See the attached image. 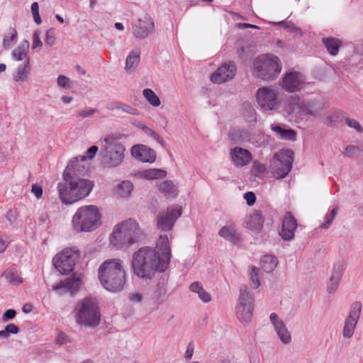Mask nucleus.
I'll use <instances>...</instances> for the list:
<instances>
[{"label":"nucleus","mask_w":363,"mask_h":363,"mask_svg":"<svg viewBox=\"0 0 363 363\" xmlns=\"http://www.w3.org/2000/svg\"><path fill=\"white\" fill-rule=\"evenodd\" d=\"M172 257L171 247L167 235H160L155 247H140L132 255L131 267L133 274L138 278L152 279L156 272H165Z\"/></svg>","instance_id":"f257e3e1"},{"label":"nucleus","mask_w":363,"mask_h":363,"mask_svg":"<svg viewBox=\"0 0 363 363\" xmlns=\"http://www.w3.org/2000/svg\"><path fill=\"white\" fill-rule=\"evenodd\" d=\"M98 274L106 290L115 293L123 289L126 273L121 259L115 258L104 261L99 267Z\"/></svg>","instance_id":"f03ea898"},{"label":"nucleus","mask_w":363,"mask_h":363,"mask_svg":"<svg viewBox=\"0 0 363 363\" xmlns=\"http://www.w3.org/2000/svg\"><path fill=\"white\" fill-rule=\"evenodd\" d=\"M144 237V233L138 223L133 218H128L114 227L109 241L117 249H127L140 242Z\"/></svg>","instance_id":"7ed1b4c3"},{"label":"nucleus","mask_w":363,"mask_h":363,"mask_svg":"<svg viewBox=\"0 0 363 363\" xmlns=\"http://www.w3.org/2000/svg\"><path fill=\"white\" fill-rule=\"evenodd\" d=\"M65 183H59L57 190L60 199L64 204H72L89 194L93 183L80 177L64 178Z\"/></svg>","instance_id":"20e7f679"},{"label":"nucleus","mask_w":363,"mask_h":363,"mask_svg":"<svg viewBox=\"0 0 363 363\" xmlns=\"http://www.w3.org/2000/svg\"><path fill=\"white\" fill-rule=\"evenodd\" d=\"M101 213L94 205L79 208L72 217V224L76 232H92L101 225Z\"/></svg>","instance_id":"39448f33"},{"label":"nucleus","mask_w":363,"mask_h":363,"mask_svg":"<svg viewBox=\"0 0 363 363\" xmlns=\"http://www.w3.org/2000/svg\"><path fill=\"white\" fill-rule=\"evenodd\" d=\"M281 71L280 60L272 54L257 56L252 63V74L264 81H272L277 78Z\"/></svg>","instance_id":"423d86ee"},{"label":"nucleus","mask_w":363,"mask_h":363,"mask_svg":"<svg viewBox=\"0 0 363 363\" xmlns=\"http://www.w3.org/2000/svg\"><path fill=\"white\" fill-rule=\"evenodd\" d=\"M76 323L89 328L98 326L101 320L100 310L96 301L86 297L79 301L75 307Z\"/></svg>","instance_id":"0eeeda50"},{"label":"nucleus","mask_w":363,"mask_h":363,"mask_svg":"<svg viewBox=\"0 0 363 363\" xmlns=\"http://www.w3.org/2000/svg\"><path fill=\"white\" fill-rule=\"evenodd\" d=\"M104 142L101 152L103 165L108 168L119 166L124 159L125 147L112 135L106 136Z\"/></svg>","instance_id":"6e6552de"},{"label":"nucleus","mask_w":363,"mask_h":363,"mask_svg":"<svg viewBox=\"0 0 363 363\" xmlns=\"http://www.w3.org/2000/svg\"><path fill=\"white\" fill-rule=\"evenodd\" d=\"M255 306V298L247 285H242L235 308L236 315L242 323H248L252 317Z\"/></svg>","instance_id":"1a4fd4ad"},{"label":"nucleus","mask_w":363,"mask_h":363,"mask_svg":"<svg viewBox=\"0 0 363 363\" xmlns=\"http://www.w3.org/2000/svg\"><path fill=\"white\" fill-rule=\"evenodd\" d=\"M293 163V152L281 150L270 160L269 169L277 179L285 177L291 171Z\"/></svg>","instance_id":"9d476101"},{"label":"nucleus","mask_w":363,"mask_h":363,"mask_svg":"<svg viewBox=\"0 0 363 363\" xmlns=\"http://www.w3.org/2000/svg\"><path fill=\"white\" fill-rule=\"evenodd\" d=\"M79 255L76 247L65 248L53 257V265L60 273L68 274L73 271Z\"/></svg>","instance_id":"9b49d317"},{"label":"nucleus","mask_w":363,"mask_h":363,"mask_svg":"<svg viewBox=\"0 0 363 363\" xmlns=\"http://www.w3.org/2000/svg\"><path fill=\"white\" fill-rule=\"evenodd\" d=\"M256 96L258 105L264 111L276 110L279 106V91L269 86L259 88Z\"/></svg>","instance_id":"f8f14e48"},{"label":"nucleus","mask_w":363,"mask_h":363,"mask_svg":"<svg viewBox=\"0 0 363 363\" xmlns=\"http://www.w3.org/2000/svg\"><path fill=\"white\" fill-rule=\"evenodd\" d=\"M155 30L153 19L149 15L138 18L133 23V34L140 40H145L151 36Z\"/></svg>","instance_id":"ddd939ff"},{"label":"nucleus","mask_w":363,"mask_h":363,"mask_svg":"<svg viewBox=\"0 0 363 363\" xmlns=\"http://www.w3.org/2000/svg\"><path fill=\"white\" fill-rule=\"evenodd\" d=\"M182 215V208L179 206H169L166 211L160 212L157 215V225L159 230L169 231L178 218Z\"/></svg>","instance_id":"4468645a"},{"label":"nucleus","mask_w":363,"mask_h":363,"mask_svg":"<svg viewBox=\"0 0 363 363\" xmlns=\"http://www.w3.org/2000/svg\"><path fill=\"white\" fill-rule=\"evenodd\" d=\"M305 82L304 76L299 72L289 71L284 74L279 85L288 92H296L302 89Z\"/></svg>","instance_id":"2eb2a0df"},{"label":"nucleus","mask_w":363,"mask_h":363,"mask_svg":"<svg viewBox=\"0 0 363 363\" xmlns=\"http://www.w3.org/2000/svg\"><path fill=\"white\" fill-rule=\"evenodd\" d=\"M237 72V67L234 62H228L220 66L211 76L213 83L222 84L232 80Z\"/></svg>","instance_id":"dca6fc26"},{"label":"nucleus","mask_w":363,"mask_h":363,"mask_svg":"<svg viewBox=\"0 0 363 363\" xmlns=\"http://www.w3.org/2000/svg\"><path fill=\"white\" fill-rule=\"evenodd\" d=\"M362 310V304L360 302H354L352 304L350 314L345 320L343 329V336L350 338L353 335L356 325L359 318Z\"/></svg>","instance_id":"f3484780"},{"label":"nucleus","mask_w":363,"mask_h":363,"mask_svg":"<svg viewBox=\"0 0 363 363\" xmlns=\"http://www.w3.org/2000/svg\"><path fill=\"white\" fill-rule=\"evenodd\" d=\"M85 161L86 157L81 155L72 159L64 171L63 178L79 177L86 171Z\"/></svg>","instance_id":"a211bd4d"},{"label":"nucleus","mask_w":363,"mask_h":363,"mask_svg":"<svg viewBox=\"0 0 363 363\" xmlns=\"http://www.w3.org/2000/svg\"><path fill=\"white\" fill-rule=\"evenodd\" d=\"M133 157L143 162L152 163L156 160V152L154 150L143 145H135L130 150Z\"/></svg>","instance_id":"6ab92c4d"},{"label":"nucleus","mask_w":363,"mask_h":363,"mask_svg":"<svg viewBox=\"0 0 363 363\" xmlns=\"http://www.w3.org/2000/svg\"><path fill=\"white\" fill-rule=\"evenodd\" d=\"M296 228V219L290 212H287L282 220V228L279 235L284 240H291L294 238V231Z\"/></svg>","instance_id":"aec40b11"},{"label":"nucleus","mask_w":363,"mask_h":363,"mask_svg":"<svg viewBox=\"0 0 363 363\" xmlns=\"http://www.w3.org/2000/svg\"><path fill=\"white\" fill-rule=\"evenodd\" d=\"M81 279L79 277L74 276L67 278L64 281L52 286V290L57 291L60 295L70 292L72 294L78 291L81 285Z\"/></svg>","instance_id":"412c9836"},{"label":"nucleus","mask_w":363,"mask_h":363,"mask_svg":"<svg viewBox=\"0 0 363 363\" xmlns=\"http://www.w3.org/2000/svg\"><path fill=\"white\" fill-rule=\"evenodd\" d=\"M230 156L233 162L236 166H244L248 164L252 160L250 152L240 147H235L230 150Z\"/></svg>","instance_id":"4be33fe9"},{"label":"nucleus","mask_w":363,"mask_h":363,"mask_svg":"<svg viewBox=\"0 0 363 363\" xmlns=\"http://www.w3.org/2000/svg\"><path fill=\"white\" fill-rule=\"evenodd\" d=\"M167 279L162 276L153 290L152 299L155 303L160 304L166 300L167 296Z\"/></svg>","instance_id":"5701e85b"},{"label":"nucleus","mask_w":363,"mask_h":363,"mask_svg":"<svg viewBox=\"0 0 363 363\" xmlns=\"http://www.w3.org/2000/svg\"><path fill=\"white\" fill-rule=\"evenodd\" d=\"M344 270L343 265L340 263L335 264L333 267V274L327 284V291L330 294L334 293L337 289L339 281Z\"/></svg>","instance_id":"b1692460"},{"label":"nucleus","mask_w":363,"mask_h":363,"mask_svg":"<svg viewBox=\"0 0 363 363\" xmlns=\"http://www.w3.org/2000/svg\"><path fill=\"white\" fill-rule=\"evenodd\" d=\"M264 219L259 211H255L249 217L247 218L245 221V227L250 230L258 233L263 227Z\"/></svg>","instance_id":"393cba45"},{"label":"nucleus","mask_w":363,"mask_h":363,"mask_svg":"<svg viewBox=\"0 0 363 363\" xmlns=\"http://www.w3.org/2000/svg\"><path fill=\"white\" fill-rule=\"evenodd\" d=\"M30 43L28 40H24L18 46L15 48L11 53L13 60L16 61L27 62L30 60L28 57Z\"/></svg>","instance_id":"a878e982"},{"label":"nucleus","mask_w":363,"mask_h":363,"mask_svg":"<svg viewBox=\"0 0 363 363\" xmlns=\"http://www.w3.org/2000/svg\"><path fill=\"white\" fill-rule=\"evenodd\" d=\"M140 59V50L139 48H135L128 54L125 60V69L127 72H132L135 71L139 65Z\"/></svg>","instance_id":"bb28decb"},{"label":"nucleus","mask_w":363,"mask_h":363,"mask_svg":"<svg viewBox=\"0 0 363 363\" xmlns=\"http://www.w3.org/2000/svg\"><path fill=\"white\" fill-rule=\"evenodd\" d=\"M271 129L279 138L284 140L294 141L296 137V133L290 128H284L280 125L272 124Z\"/></svg>","instance_id":"cd10ccee"},{"label":"nucleus","mask_w":363,"mask_h":363,"mask_svg":"<svg viewBox=\"0 0 363 363\" xmlns=\"http://www.w3.org/2000/svg\"><path fill=\"white\" fill-rule=\"evenodd\" d=\"M30 72V60L24 62L23 65L18 66L13 75V79L16 82H23L27 80Z\"/></svg>","instance_id":"c85d7f7f"},{"label":"nucleus","mask_w":363,"mask_h":363,"mask_svg":"<svg viewBox=\"0 0 363 363\" xmlns=\"http://www.w3.org/2000/svg\"><path fill=\"white\" fill-rule=\"evenodd\" d=\"M322 43L327 49L328 52L335 56L338 54L340 48L342 46V41L335 38H323Z\"/></svg>","instance_id":"c756f323"},{"label":"nucleus","mask_w":363,"mask_h":363,"mask_svg":"<svg viewBox=\"0 0 363 363\" xmlns=\"http://www.w3.org/2000/svg\"><path fill=\"white\" fill-rule=\"evenodd\" d=\"M277 264V258L273 255H264L262 257L260 261L262 269L267 273H270L274 271Z\"/></svg>","instance_id":"7c9ffc66"},{"label":"nucleus","mask_w":363,"mask_h":363,"mask_svg":"<svg viewBox=\"0 0 363 363\" xmlns=\"http://www.w3.org/2000/svg\"><path fill=\"white\" fill-rule=\"evenodd\" d=\"M159 190L168 197H175L178 194L177 188L170 180H166L162 182L159 185Z\"/></svg>","instance_id":"2f4dec72"},{"label":"nucleus","mask_w":363,"mask_h":363,"mask_svg":"<svg viewBox=\"0 0 363 363\" xmlns=\"http://www.w3.org/2000/svg\"><path fill=\"white\" fill-rule=\"evenodd\" d=\"M274 330L283 344L287 345L291 341V336L284 323H279Z\"/></svg>","instance_id":"473e14b6"},{"label":"nucleus","mask_w":363,"mask_h":363,"mask_svg":"<svg viewBox=\"0 0 363 363\" xmlns=\"http://www.w3.org/2000/svg\"><path fill=\"white\" fill-rule=\"evenodd\" d=\"M189 289L191 291L197 294L203 302L208 303L211 301V295L203 289L201 283L195 281L190 285Z\"/></svg>","instance_id":"72a5a7b5"},{"label":"nucleus","mask_w":363,"mask_h":363,"mask_svg":"<svg viewBox=\"0 0 363 363\" xmlns=\"http://www.w3.org/2000/svg\"><path fill=\"white\" fill-rule=\"evenodd\" d=\"M259 269L255 266H250L247 269L250 285L253 289H257L260 286Z\"/></svg>","instance_id":"f704fd0d"},{"label":"nucleus","mask_w":363,"mask_h":363,"mask_svg":"<svg viewBox=\"0 0 363 363\" xmlns=\"http://www.w3.org/2000/svg\"><path fill=\"white\" fill-rule=\"evenodd\" d=\"M133 189V185L130 182L123 181L117 186L116 191L119 196L127 198L131 194Z\"/></svg>","instance_id":"c9c22d12"},{"label":"nucleus","mask_w":363,"mask_h":363,"mask_svg":"<svg viewBox=\"0 0 363 363\" xmlns=\"http://www.w3.org/2000/svg\"><path fill=\"white\" fill-rule=\"evenodd\" d=\"M141 174L147 179H156L165 177L167 172L160 169H149L143 171Z\"/></svg>","instance_id":"e433bc0d"},{"label":"nucleus","mask_w":363,"mask_h":363,"mask_svg":"<svg viewBox=\"0 0 363 363\" xmlns=\"http://www.w3.org/2000/svg\"><path fill=\"white\" fill-rule=\"evenodd\" d=\"M109 109H116V110H121V111L133 115L137 116L139 113V111L138 109L121 102H116L111 105V106L108 107Z\"/></svg>","instance_id":"4c0bfd02"},{"label":"nucleus","mask_w":363,"mask_h":363,"mask_svg":"<svg viewBox=\"0 0 363 363\" xmlns=\"http://www.w3.org/2000/svg\"><path fill=\"white\" fill-rule=\"evenodd\" d=\"M242 115L248 122L256 121V112L253 106L250 103H244L242 105Z\"/></svg>","instance_id":"58836bf2"},{"label":"nucleus","mask_w":363,"mask_h":363,"mask_svg":"<svg viewBox=\"0 0 363 363\" xmlns=\"http://www.w3.org/2000/svg\"><path fill=\"white\" fill-rule=\"evenodd\" d=\"M219 235L229 241H234L236 239L235 230L231 225L223 226L219 230Z\"/></svg>","instance_id":"ea45409f"},{"label":"nucleus","mask_w":363,"mask_h":363,"mask_svg":"<svg viewBox=\"0 0 363 363\" xmlns=\"http://www.w3.org/2000/svg\"><path fill=\"white\" fill-rule=\"evenodd\" d=\"M143 93L145 98L152 106L157 107L160 105V99L152 89H145Z\"/></svg>","instance_id":"a19ab883"},{"label":"nucleus","mask_w":363,"mask_h":363,"mask_svg":"<svg viewBox=\"0 0 363 363\" xmlns=\"http://www.w3.org/2000/svg\"><path fill=\"white\" fill-rule=\"evenodd\" d=\"M7 33L8 35H6L3 40V45L5 49L9 48L17 37V32L14 28H9Z\"/></svg>","instance_id":"79ce46f5"},{"label":"nucleus","mask_w":363,"mask_h":363,"mask_svg":"<svg viewBox=\"0 0 363 363\" xmlns=\"http://www.w3.org/2000/svg\"><path fill=\"white\" fill-rule=\"evenodd\" d=\"M6 279L11 283L19 284L23 282V279L18 277L17 272L13 269L6 270L4 273Z\"/></svg>","instance_id":"37998d69"},{"label":"nucleus","mask_w":363,"mask_h":363,"mask_svg":"<svg viewBox=\"0 0 363 363\" xmlns=\"http://www.w3.org/2000/svg\"><path fill=\"white\" fill-rule=\"evenodd\" d=\"M343 116V112L341 111H335L332 112L328 117V123L334 125L338 123Z\"/></svg>","instance_id":"c03bdc74"},{"label":"nucleus","mask_w":363,"mask_h":363,"mask_svg":"<svg viewBox=\"0 0 363 363\" xmlns=\"http://www.w3.org/2000/svg\"><path fill=\"white\" fill-rule=\"evenodd\" d=\"M55 29L50 28L46 31L45 43L48 47H52L55 44Z\"/></svg>","instance_id":"a18cd8bd"},{"label":"nucleus","mask_w":363,"mask_h":363,"mask_svg":"<svg viewBox=\"0 0 363 363\" xmlns=\"http://www.w3.org/2000/svg\"><path fill=\"white\" fill-rule=\"evenodd\" d=\"M345 123H346V125L347 126H349L351 128H354L357 132H358V133L363 132V128L359 124V123L354 118L346 117L345 118Z\"/></svg>","instance_id":"49530a36"},{"label":"nucleus","mask_w":363,"mask_h":363,"mask_svg":"<svg viewBox=\"0 0 363 363\" xmlns=\"http://www.w3.org/2000/svg\"><path fill=\"white\" fill-rule=\"evenodd\" d=\"M143 132L151 138H154L159 143H160L162 146H164V142L163 139L152 128L147 127V125L144 128Z\"/></svg>","instance_id":"de8ad7c7"},{"label":"nucleus","mask_w":363,"mask_h":363,"mask_svg":"<svg viewBox=\"0 0 363 363\" xmlns=\"http://www.w3.org/2000/svg\"><path fill=\"white\" fill-rule=\"evenodd\" d=\"M252 168L255 172L256 176H258L259 174H263L267 171L266 166L258 161L254 162Z\"/></svg>","instance_id":"09e8293b"},{"label":"nucleus","mask_w":363,"mask_h":363,"mask_svg":"<svg viewBox=\"0 0 363 363\" xmlns=\"http://www.w3.org/2000/svg\"><path fill=\"white\" fill-rule=\"evenodd\" d=\"M16 315V312L14 309H9L6 310L1 318V320L4 323H6L10 320L13 319Z\"/></svg>","instance_id":"8fccbe9b"},{"label":"nucleus","mask_w":363,"mask_h":363,"mask_svg":"<svg viewBox=\"0 0 363 363\" xmlns=\"http://www.w3.org/2000/svg\"><path fill=\"white\" fill-rule=\"evenodd\" d=\"M336 213H337V208H335L331 211V212L328 215L326 216V217H325L326 221L321 226V228H325V229L328 228L330 226V225L331 224L332 221L333 220V219L336 215Z\"/></svg>","instance_id":"3c124183"},{"label":"nucleus","mask_w":363,"mask_h":363,"mask_svg":"<svg viewBox=\"0 0 363 363\" xmlns=\"http://www.w3.org/2000/svg\"><path fill=\"white\" fill-rule=\"evenodd\" d=\"M99 112V110L96 108H87L81 110L78 112L79 116L82 118H87L93 116L94 114Z\"/></svg>","instance_id":"603ef678"},{"label":"nucleus","mask_w":363,"mask_h":363,"mask_svg":"<svg viewBox=\"0 0 363 363\" xmlns=\"http://www.w3.org/2000/svg\"><path fill=\"white\" fill-rule=\"evenodd\" d=\"M42 45H43V43L40 39V33H39V31L37 30L33 33V35L32 48L36 49L38 48H40Z\"/></svg>","instance_id":"864d4df0"},{"label":"nucleus","mask_w":363,"mask_h":363,"mask_svg":"<svg viewBox=\"0 0 363 363\" xmlns=\"http://www.w3.org/2000/svg\"><path fill=\"white\" fill-rule=\"evenodd\" d=\"M69 79L64 75H60L57 77V85L63 88H69Z\"/></svg>","instance_id":"5fc2aeb1"},{"label":"nucleus","mask_w":363,"mask_h":363,"mask_svg":"<svg viewBox=\"0 0 363 363\" xmlns=\"http://www.w3.org/2000/svg\"><path fill=\"white\" fill-rule=\"evenodd\" d=\"M244 198L246 200L248 206H252L255 203L256 196L255 194L252 191L245 193Z\"/></svg>","instance_id":"6e6d98bb"},{"label":"nucleus","mask_w":363,"mask_h":363,"mask_svg":"<svg viewBox=\"0 0 363 363\" xmlns=\"http://www.w3.org/2000/svg\"><path fill=\"white\" fill-rule=\"evenodd\" d=\"M5 329H6V332H7L9 335H10V334L16 335L20 331L18 327L13 323H10V324L7 325L5 327Z\"/></svg>","instance_id":"4d7b16f0"},{"label":"nucleus","mask_w":363,"mask_h":363,"mask_svg":"<svg viewBox=\"0 0 363 363\" xmlns=\"http://www.w3.org/2000/svg\"><path fill=\"white\" fill-rule=\"evenodd\" d=\"M359 151V149L354 145L347 146L344 152V154L348 157H352L355 155Z\"/></svg>","instance_id":"13d9d810"},{"label":"nucleus","mask_w":363,"mask_h":363,"mask_svg":"<svg viewBox=\"0 0 363 363\" xmlns=\"http://www.w3.org/2000/svg\"><path fill=\"white\" fill-rule=\"evenodd\" d=\"M32 192L34 194V195L36 196L37 199H40L43 196V188L37 184H34L32 185Z\"/></svg>","instance_id":"bf43d9fd"},{"label":"nucleus","mask_w":363,"mask_h":363,"mask_svg":"<svg viewBox=\"0 0 363 363\" xmlns=\"http://www.w3.org/2000/svg\"><path fill=\"white\" fill-rule=\"evenodd\" d=\"M56 342L60 345H62L69 341L68 336L62 332H59L55 340Z\"/></svg>","instance_id":"052dcab7"},{"label":"nucleus","mask_w":363,"mask_h":363,"mask_svg":"<svg viewBox=\"0 0 363 363\" xmlns=\"http://www.w3.org/2000/svg\"><path fill=\"white\" fill-rule=\"evenodd\" d=\"M97 151H98L97 146L93 145V146L90 147L86 151V155H84L86 157V158H89L90 160L93 159L95 157Z\"/></svg>","instance_id":"680f3d73"},{"label":"nucleus","mask_w":363,"mask_h":363,"mask_svg":"<svg viewBox=\"0 0 363 363\" xmlns=\"http://www.w3.org/2000/svg\"><path fill=\"white\" fill-rule=\"evenodd\" d=\"M9 244V240L6 236L1 235L0 236V253H2L5 251Z\"/></svg>","instance_id":"e2e57ef3"},{"label":"nucleus","mask_w":363,"mask_h":363,"mask_svg":"<svg viewBox=\"0 0 363 363\" xmlns=\"http://www.w3.org/2000/svg\"><path fill=\"white\" fill-rule=\"evenodd\" d=\"M194 344L192 342H190L186 348V352H185V358L186 359H190L194 354Z\"/></svg>","instance_id":"0e129e2a"},{"label":"nucleus","mask_w":363,"mask_h":363,"mask_svg":"<svg viewBox=\"0 0 363 363\" xmlns=\"http://www.w3.org/2000/svg\"><path fill=\"white\" fill-rule=\"evenodd\" d=\"M269 319L272 324L274 325V328L277 327V325H278V323H284L282 320L278 318L277 314L275 313H272L270 314Z\"/></svg>","instance_id":"69168bd1"},{"label":"nucleus","mask_w":363,"mask_h":363,"mask_svg":"<svg viewBox=\"0 0 363 363\" xmlns=\"http://www.w3.org/2000/svg\"><path fill=\"white\" fill-rule=\"evenodd\" d=\"M6 218L11 223H14L17 218V213L10 209L6 213Z\"/></svg>","instance_id":"338daca9"},{"label":"nucleus","mask_w":363,"mask_h":363,"mask_svg":"<svg viewBox=\"0 0 363 363\" xmlns=\"http://www.w3.org/2000/svg\"><path fill=\"white\" fill-rule=\"evenodd\" d=\"M49 220V216L47 212H43L38 218V220L40 224H45Z\"/></svg>","instance_id":"774afa93"}]
</instances>
